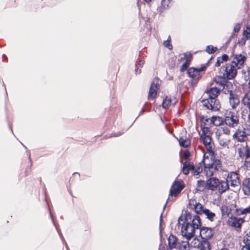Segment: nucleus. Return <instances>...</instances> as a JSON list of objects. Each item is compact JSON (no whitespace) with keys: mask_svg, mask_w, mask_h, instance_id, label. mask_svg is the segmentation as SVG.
<instances>
[{"mask_svg":"<svg viewBox=\"0 0 250 250\" xmlns=\"http://www.w3.org/2000/svg\"><path fill=\"white\" fill-rule=\"evenodd\" d=\"M209 161L208 156H206L204 154L203 162L204 165V172L207 177H211L213 175H217L222 170V164L219 160H211Z\"/></svg>","mask_w":250,"mask_h":250,"instance_id":"f257e3e1","label":"nucleus"},{"mask_svg":"<svg viewBox=\"0 0 250 250\" xmlns=\"http://www.w3.org/2000/svg\"><path fill=\"white\" fill-rule=\"evenodd\" d=\"M200 226V218L198 216L195 215L192 220L191 224L187 222L183 224L181 228L182 234L189 240L193 236L195 230L199 229Z\"/></svg>","mask_w":250,"mask_h":250,"instance_id":"f03ea898","label":"nucleus"},{"mask_svg":"<svg viewBox=\"0 0 250 250\" xmlns=\"http://www.w3.org/2000/svg\"><path fill=\"white\" fill-rule=\"evenodd\" d=\"M187 208L189 209L194 210L198 214L204 215L210 221H213L215 217V214L204 207L195 199H190L188 201Z\"/></svg>","mask_w":250,"mask_h":250,"instance_id":"7ed1b4c3","label":"nucleus"},{"mask_svg":"<svg viewBox=\"0 0 250 250\" xmlns=\"http://www.w3.org/2000/svg\"><path fill=\"white\" fill-rule=\"evenodd\" d=\"M207 181L208 190L218 191L220 193H222L229 189V185L227 182L220 180L216 177L210 178Z\"/></svg>","mask_w":250,"mask_h":250,"instance_id":"20e7f679","label":"nucleus"},{"mask_svg":"<svg viewBox=\"0 0 250 250\" xmlns=\"http://www.w3.org/2000/svg\"><path fill=\"white\" fill-rule=\"evenodd\" d=\"M237 69L236 66L230 62L226 64L224 66L221 67L220 72L223 74V77L231 80L236 76Z\"/></svg>","mask_w":250,"mask_h":250,"instance_id":"39448f33","label":"nucleus"},{"mask_svg":"<svg viewBox=\"0 0 250 250\" xmlns=\"http://www.w3.org/2000/svg\"><path fill=\"white\" fill-rule=\"evenodd\" d=\"M191 247L199 250H210V244L208 241L198 238H194L190 242Z\"/></svg>","mask_w":250,"mask_h":250,"instance_id":"423d86ee","label":"nucleus"},{"mask_svg":"<svg viewBox=\"0 0 250 250\" xmlns=\"http://www.w3.org/2000/svg\"><path fill=\"white\" fill-rule=\"evenodd\" d=\"M224 122L226 125L229 127H234L239 123V118L235 113L229 111L226 114Z\"/></svg>","mask_w":250,"mask_h":250,"instance_id":"0eeeda50","label":"nucleus"},{"mask_svg":"<svg viewBox=\"0 0 250 250\" xmlns=\"http://www.w3.org/2000/svg\"><path fill=\"white\" fill-rule=\"evenodd\" d=\"M203 105L207 108L213 111L218 110L220 108L219 102L216 99L207 98L202 101Z\"/></svg>","mask_w":250,"mask_h":250,"instance_id":"6e6552de","label":"nucleus"},{"mask_svg":"<svg viewBox=\"0 0 250 250\" xmlns=\"http://www.w3.org/2000/svg\"><path fill=\"white\" fill-rule=\"evenodd\" d=\"M226 182H227L228 185L231 187L235 188H238L240 186V180L238 173L235 172H231L228 174Z\"/></svg>","mask_w":250,"mask_h":250,"instance_id":"1a4fd4ad","label":"nucleus"},{"mask_svg":"<svg viewBox=\"0 0 250 250\" xmlns=\"http://www.w3.org/2000/svg\"><path fill=\"white\" fill-rule=\"evenodd\" d=\"M200 140L205 146L209 156L212 157L214 153L211 145V139L210 136H201Z\"/></svg>","mask_w":250,"mask_h":250,"instance_id":"9d476101","label":"nucleus"},{"mask_svg":"<svg viewBox=\"0 0 250 250\" xmlns=\"http://www.w3.org/2000/svg\"><path fill=\"white\" fill-rule=\"evenodd\" d=\"M206 67H201L200 68L190 67L188 70V74L189 77L194 80H198L201 77V73L204 71Z\"/></svg>","mask_w":250,"mask_h":250,"instance_id":"9b49d317","label":"nucleus"},{"mask_svg":"<svg viewBox=\"0 0 250 250\" xmlns=\"http://www.w3.org/2000/svg\"><path fill=\"white\" fill-rule=\"evenodd\" d=\"M246 59V57L245 55L241 54H236L233 56L231 63H233L234 65L236 66V67L239 69L243 65Z\"/></svg>","mask_w":250,"mask_h":250,"instance_id":"f8f14e48","label":"nucleus"},{"mask_svg":"<svg viewBox=\"0 0 250 250\" xmlns=\"http://www.w3.org/2000/svg\"><path fill=\"white\" fill-rule=\"evenodd\" d=\"M159 89L158 80L154 81L151 84L148 95V100H153L156 96L157 91Z\"/></svg>","mask_w":250,"mask_h":250,"instance_id":"ddd939ff","label":"nucleus"},{"mask_svg":"<svg viewBox=\"0 0 250 250\" xmlns=\"http://www.w3.org/2000/svg\"><path fill=\"white\" fill-rule=\"evenodd\" d=\"M238 153L241 158H248L250 157V147L246 143H244L238 148Z\"/></svg>","mask_w":250,"mask_h":250,"instance_id":"4468645a","label":"nucleus"},{"mask_svg":"<svg viewBox=\"0 0 250 250\" xmlns=\"http://www.w3.org/2000/svg\"><path fill=\"white\" fill-rule=\"evenodd\" d=\"M184 187L180 182L175 181L172 184L170 190V194L172 196H176L183 189Z\"/></svg>","mask_w":250,"mask_h":250,"instance_id":"2eb2a0df","label":"nucleus"},{"mask_svg":"<svg viewBox=\"0 0 250 250\" xmlns=\"http://www.w3.org/2000/svg\"><path fill=\"white\" fill-rule=\"evenodd\" d=\"M248 134L245 131L238 130L233 135V138L239 142H245L248 139Z\"/></svg>","mask_w":250,"mask_h":250,"instance_id":"dca6fc26","label":"nucleus"},{"mask_svg":"<svg viewBox=\"0 0 250 250\" xmlns=\"http://www.w3.org/2000/svg\"><path fill=\"white\" fill-rule=\"evenodd\" d=\"M219 144L223 147H228L230 142L229 136L224 134H216Z\"/></svg>","mask_w":250,"mask_h":250,"instance_id":"f3484780","label":"nucleus"},{"mask_svg":"<svg viewBox=\"0 0 250 250\" xmlns=\"http://www.w3.org/2000/svg\"><path fill=\"white\" fill-rule=\"evenodd\" d=\"M200 235L202 239L207 240L212 236V230L208 228H202L200 230Z\"/></svg>","mask_w":250,"mask_h":250,"instance_id":"a211bd4d","label":"nucleus"},{"mask_svg":"<svg viewBox=\"0 0 250 250\" xmlns=\"http://www.w3.org/2000/svg\"><path fill=\"white\" fill-rule=\"evenodd\" d=\"M229 222L231 226L236 228H240L244 222V219L241 218L232 217L230 218Z\"/></svg>","mask_w":250,"mask_h":250,"instance_id":"6ab92c4d","label":"nucleus"},{"mask_svg":"<svg viewBox=\"0 0 250 250\" xmlns=\"http://www.w3.org/2000/svg\"><path fill=\"white\" fill-rule=\"evenodd\" d=\"M220 93L219 89L216 87L210 88L209 90H207L205 93V96H208V98L216 99Z\"/></svg>","mask_w":250,"mask_h":250,"instance_id":"aec40b11","label":"nucleus"},{"mask_svg":"<svg viewBox=\"0 0 250 250\" xmlns=\"http://www.w3.org/2000/svg\"><path fill=\"white\" fill-rule=\"evenodd\" d=\"M229 103L233 109L236 108L240 103V100L236 95L233 94L231 92L229 94Z\"/></svg>","mask_w":250,"mask_h":250,"instance_id":"412c9836","label":"nucleus"},{"mask_svg":"<svg viewBox=\"0 0 250 250\" xmlns=\"http://www.w3.org/2000/svg\"><path fill=\"white\" fill-rule=\"evenodd\" d=\"M184 57L186 59V61L185 62L182 64L181 68L180 71L181 72H183L185 71L188 67L189 66V65L190 64V62L192 59V55L191 54H185L184 56Z\"/></svg>","mask_w":250,"mask_h":250,"instance_id":"4be33fe9","label":"nucleus"},{"mask_svg":"<svg viewBox=\"0 0 250 250\" xmlns=\"http://www.w3.org/2000/svg\"><path fill=\"white\" fill-rule=\"evenodd\" d=\"M177 99L172 97H166V98L163 100V107L165 108H168L171 104H175L177 103Z\"/></svg>","mask_w":250,"mask_h":250,"instance_id":"5701e85b","label":"nucleus"},{"mask_svg":"<svg viewBox=\"0 0 250 250\" xmlns=\"http://www.w3.org/2000/svg\"><path fill=\"white\" fill-rule=\"evenodd\" d=\"M242 189L244 194L246 195L250 194V179H245L242 183Z\"/></svg>","mask_w":250,"mask_h":250,"instance_id":"b1692460","label":"nucleus"},{"mask_svg":"<svg viewBox=\"0 0 250 250\" xmlns=\"http://www.w3.org/2000/svg\"><path fill=\"white\" fill-rule=\"evenodd\" d=\"M245 89V95L242 100V103L248 107H250V88Z\"/></svg>","mask_w":250,"mask_h":250,"instance_id":"393cba45","label":"nucleus"},{"mask_svg":"<svg viewBox=\"0 0 250 250\" xmlns=\"http://www.w3.org/2000/svg\"><path fill=\"white\" fill-rule=\"evenodd\" d=\"M168 241L170 248L176 249L178 248L179 242L178 241L177 238L175 236L170 235L168 238Z\"/></svg>","mask_w":250,"mask_h":250,"instance_id":"a878e982","label":"nucleus"},{"mask_svg":"<svg viewBox=\"0 0 250 250\" xmlns=\"http://www.w3.org/2000/svg\"><path fill=\"white\" fill-rule=\"evenodd\" d=\"M224 120L222 117L219 116H212L210 120V124L214 125L215 126H219L223 124Z\"/></svg>","mask_w":250,"mask_h":250,"instance_id":"bb28decb","label":"nucleus"},{"mask_svg":"<svg viewBox=\"0 0 250 250\" xmlns=\"http://www.w3.org/2000/svg\"><path fill=\"white\" fill-rule=\"evenodd\" d=\"M193 167V164L190 163L188 161L184 163L183 167V172L185 175H187L189 173V170H191V168Z\"/></svg>","mask_w":250,"mask_h":250,"instance_id":"cd10ccee","label":"nucleus"},{"mask_svg":"<svg viewBox=\"0 0 250 250\" xmlns=\"http://www.w3.org/2000/svg\"><path fill=\"white\" fill-rule=\"evenodd\" d=\"M206 188L207 189V181L205 182L203 180H198L197 183V190L202 191Z\"/></svg>","mask_w":250,"mask_h":250,"instance_id":"c85d7f7f","label":"nucleus"},{"mask_svg":"<svg viewBox=\"0 0 250 250\" xmlns=\"http://www.w3.org/2000/svg\"><path fill=\"white\" fill-rule=\"evenodd\" d=\"M189 243L187 241H181L179 242V244L178 245V248H177V250H189Z\"/></svg>","mask_w":250,"mask_h":250,"instance_id":"c756f323","label":"nucleus"},{"mask_svg":"<svg viewBox=\"0 0 250 250\" xmlns=\"http://www.w3.org/2000/svg\"><path fill=\"white\" fill-rule=\"evenodd\" d=\"M230 130L226 126L221 127L219 128L215 134H224L229 136Z\"/></svg>","mask_w":250,"mask_h":250,"instance_id":"7c9ffc66","label":"nucleus"},{"mask_svg":"<svg viewBox=\"0 0 250 250\" xmlns=\"http://www.w3.org/2000/svg\"><path fill=\"white\" fill-rule=\"evenodd\" d=\"M179 143L181 146L187 147L190 144V140L187 138L181 137L179 140Z\"/></svg>","mask_w":250,"mask_h":250,"instance_id":"2f4dec72","label":"nucleus"},{"mask_svg":"<svg viewBox=\"0 0 250 250\" xmlns=\"http://www.w3.org/2000/svg\"><path fill=\"white\" fill-rule=\"evenodd\" d=\"M203 170V168L200 164H198L194 166L193 165V167L191 168V171L194 176H197L200 173H201Z\"/></svg>","mask_w":250,"mask_h":250,"instance_id":"473e14b6","label":"nucleus"},{"mask_svg":"<svg viewBox=\"0 0 250 250\" xmlns=\"http://www.w3.org/2000/svg\"><path fill=\"white\" fill-rule=\"evenodd\" d=\"M236 213L237 215L250 214V207H247L245 208H237L236 209Z\"/></svg>","mask_w":250,"mask_h":250,"instance_id":"72a5a7b5","label":"nucleus"},{"mask_svg":"<svg viewBox=\"0 0 250 250\" xmlns=\"http://www.w3.org/2000/svg\"><path fill=\"white\" fill-rule=\"evenodd\" d=\"M202 133L201 136H208L210 135V131L208 127H202Z\"/></svg>","mask_w":250,"mask_h":250,"instance_id":"f704fd0d","label":"nucleus"},{"mask_svg":"<svg viewBox=\"0 0 250 250\" xmlns=\"http://www.w3.org/2000/svg\"><path fill=\"white\" fill-rule=\"evenodd\" d=\"M244 242L246 245L250 247V231L244 237Z\"/></svg>","mask_w":250,"mask_h":250,"instance_id":"c9c22d12","label":"nucleus"},{"mask_svg":"<svg viewBox=\"0 0 250 250\" xmlns=\"http://www.w3.org/2000/svg\"><path fill=\"white\" fill-rule=\"evenodd\" d=\"M216 50L217 48L212 45H208L206 48V51L209 54L213 53Z\"/></svg>","mask_w":250,"mask_h":250,"instance_id":"e433bc0d","label":"nucleus"},{"mask_svg":"<svg viewBox=\"0 0 250 250\" xmlns=\"http://www.w3.org/2000/svg\"><path fill=\"white\" fill-rule=\"evenodd\" d=\"M248 39H249L247 37L244 36V34H243L242 37L238 41V43L241 46L244 45L246 43V41Z\"/></svg>","mask_w":250,"mask_h":250,"instance_id":"4c0bfd02","label":"nucleus"},{"mask_svg":"<svg viewBox=\"0 0 250 250\" xmlns=\"http://www.w3.org/2000/svg\"><path fill=\"white\" fill-rule=\"evenodd\" d=\"M170 36H169L167 40L164 42V45L165 47H167L169 49H171L172 48V46L171 44H170Z\"/></svg>","mask_w":250,"mask_h":250,"instance_id":"58836bf2","label":"nucleus"},{"mask_svg":"<svg viewBox=\"0 0 250 250\" xmlns=\"http://www.w3.org/2000/svg\"><path fill=\"white\" fill-rule=\"evenodd\" d=\"M243 34L249 39L250 38V27H247L246 29L243 31Z\"/></svg>","mask_w":250,"mask_h":250,"instance_id":"ea45409f","label":"nucleus"},{"mask_svg":"<svg viewBox=\"0 0 250 250\" xmlns=\"http://www.w3.org/2000/svg\"><path fill=\"white\" fill-rule=\"evenodd\" d=\"M189 155H190L189 152L188 150H186L185 151H184V152L183 153V158L185 160H187L188 158V157H189Z\"/></svg>","mask_w":250,"mask_h":250,"instance_id":"a19ab883","label":"nucleus"},{"mask_svg":"<svg viewBox=\"0 0 250 250\" xmlns=\"http://www.w3.org/2000/svg\"><path fill=\"white\" fill-rule=\"evenodd\" d=\"M240 28H241L240 24L239 23H237L234 26L233 31L235 32H238L240 29Z\"/></svg>","mask_w":250,"mask_h":250,"instance_id":"79ce46f5","label":"nucleus"},{"mask_svg":"<svg viewBox=\"0 0 250 250\" xmlns=\"http://www.w3.org/2000/svg\"><path fill=\"white\" fill-rule=\"evenodd\" d=\"M219 58L223 62L224 61H227L228 60L229 57L227 55L224 54L222 56V57H219Z\"/></svg>","mask_w":250,"mask_h":250,"instance_id":"37998d69","label":"nucleus"},{"mask_svg":"<svg viewBox=\"0 0 250 250\" xmlns=\"http://www.w3.org/2000/svg\"><path fill=\"white\" fill-rule=\"evenodd\" d=\"M186 54H190L189 53H186ZM185 54V53H184L183 54H181L180 55V58L178 60V62H182L183 61H186V59L187 58H185V57H184V55Z\"/></svg>","mask_w":250,"mask_h":250,"instance_id":"c03bdc74","label":"nucleus"},{"mask_svg":"<svg viewBox=\"0 0 250 250\" xmlns=\"http://www.w3.org/2000/svg\"><path fill=\"white\" fill-rule=\"evenodd\" d=\"M223 62L221 61V60H220V59L219 58V57H218V58H217V61H216V63H215V65L216 66L218 67V66H219L221 65V64L222 63H223Z\"/></svg>","mask_w":250,"mask_h":250,"instance_id":"a18cd8bd","label":"nucleus"},{"mask_svg":"<svg viewBox=\"0 0 250 250\" xmlns=\"http://www.w3.org/2000/svg\"><path fill=\"white\" fill-rule=\"evenodd\" d=\"M211 119H209V118H205V117H203L202 120V122L205 123V122H210V120Z\"/></svg>","mask_w":250,"mask_h":250,"instance_id":"49530a36","label":"nucleus"},{"mask_svg":"<svg viewBox=\"0 0 250 250\" xmlns=\"http://www.w3.org/2000/svg\"><path fill=\"white\" fill-rule=\"evenodd\" d=\"M241 250H250V247L245 245L242 247Z\"/></svg>","mask_w":250,"mask_h":250,"instance_id":"de8ad7c7","label":"nucleus"},{"mask_svg":"<svg viewBox=\"0 0 250 250\" xmlns=\"http://www.w3.org/2000/svg\"><path fill=\"white\" fill-rule=\"evenodd\" d=\"M190 214L189 213H187L186 217V220L187 221H188V218H190Z\"/></svg>","mask_w":250,"mask_h":250,"instance_id":"09e8293b","label":"nucleus"},{"mask_svg":"<svg viewBox=\"0 0 250 250\" xmlns=\"http://www.w3.org/2000/svg\"><path fill=\"white\" fill-rule=\"evenodd\" d=\"M162 221V214L161 215L160 226H161V222Z\"/></svg>","mask_w":250,"mask_h":250,"instance_id":"8fccbe9b","label":"nucleus"},{"mask_svg":"<svg viewBox=\"0 0 250 250\" xmlns=\"http://www.w3.org/2000/svg\"><path fill=\"white\" fill-rule=\"evenodd\" d=\"M249 110H250V114L248 116V118H249V120H250V107H248Z\"/></svg>","mask_w":250,"mask_h":250,"instance_id":"3c124183","label":"nucleus"},{"mask_svg":"<svg viewBox=\"0 0 250 250\" xmlns=\"http://www.w3.org/2000/svg\"><path fill=\"white\" fill-rule=\"evenodd\" d=\"M144 0L147 3H149L151 1V0Z\"/></svg>","mask_w":250,"mask_h":250,"instance_id":"603ef678","label":"nucleus"},{"mask_svg":"<svg viewBox=\"0 0 250 250\" xmlns=\"http://www.w3.org/2000/svg\"><path fill=\"white\" fill-rule=\"evenodd\" d=\"M180 220L182 221L183 220L182 219V217H180L179 219V224H180Z\"/></svg>","mask_w":250,"mask_h":250,"instance_id":"864d4df0","label":"nucleus"},{"mask_svg":"<svg viewBox=\"0 0 250 250\" xmlns=\"http://www.w3.org/2000/svg\"><path fill=\"white\" fill-rule=\"evenodd\" d=\"M220 250H229L227 248H223V249H221Z\"/></svg>","mask_w":250,"mask_h":250,"instance_id":"5fc2aeb1","label":"nucleus"},{"mask_svg":"<svg viewBox=\"0 0 250 250\" xmlns=\"http://www.w3.org/2000/svg\"><path fill=\"white\" fill-rule=\"evenodd\" d=\"M139 73H141L140 70H138Z\"/></svg>","mask_w":250,"mask_h":250,"instance_id":"6e6d98bb","label":"nucleus"},{"mask_svg":"<svg viewBox=\"0 0 250 250\" xmlns=\"http://www.w3.org/2000/svg\"><path fill=\"white\" fill-rule=\"evenodd\" d=\"M139 73H141L140 70H138Z\"/></svg>","mask_w":250,"mask_h":250,"instance_id":"4d7b16f0","label":"nucleus"}]
</instances>
